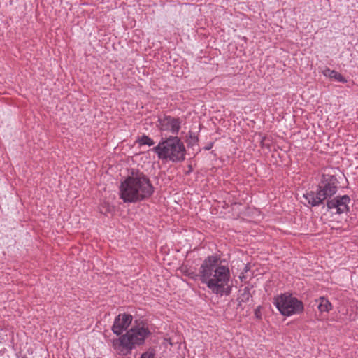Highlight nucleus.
<instances>
[{
    "label": "nucleus",
    "instance_id": "nucleus-13",
    "mask_svg": "<svg viewBox=\"0 0 358 358\" xmlns=\"http://www.w3.org/2000/svg\"><path fill=\"white\" fill-rule=\"evenodd\" d=\"M99 209L101 214L107 215L108 213H112L115 208L109 202L103 201L100 204Z\"/></svg>",
    "mask_w": 358,
    "mask_h": 358
},
{
    "label": "nucleus",
    "instance_id": "nucleus-18",
    "mask_svg": "<svg viewBox=\"0 0 358 358\" xmlns=\"http://www.w3.org/2000/svg\"><path fill=\"white\" fill-rule=\"evenodd\" d=\"M140 358H155V353L152 352H143Z\"/></svg>",
    "mask_w": 358,
    "mask_h": 358
},
{
    "label": "nucleus",
    "instance_id": "nucleus-14",
    "mask_svg": "<svg viewBox=\"0 0 358 358\" xmlns=\"http://www.w3.org/2000/svg\"><path fill=\"white\" fill-rule=\"evenodd\" d=\"M181 271L185 275L189 277V278L194 280H200V269L199 270V273H196L195 271H191L190 269L185 266L182 267Z\"/></svg>",
    "mask_w": 358,
    "mask_h": 358
},
{
    "label": "nucleus",
    "instance_id": "nucleus-21",
    "mask_svg": "<svg viewBox=\"0 0 358 358\" xmlns=\"http://www.w3.org/2000/svg\"><path fill=\"white\" fill-rule=\"evenodd\" d=\"M22 358H26V357H22Z\"/></svg>",
    "mask_w": 358,
    "mask_h": 358
},
{
    "label": "nucleus",
    "instance_id": "nucleus-11",
    "mask_svg": "<svg viewBox=\"0 0 358 358\" xmlns=\"http://www.w3.org/2000/svg\"><path fill=\"white\" fill-rule=\"evenodd\" d=\"M316 302H319V304H318V309L320 312H329L331 308H332V305L331 303H330V301L323 297V296H321L317 300H316Z\"/></svg>",
    "mask_w": 358,
    "mask_h": 358
},
{
    "label": "nucleus",
    "instance_id": "nucleus-9",
    "mask_svg": "<svg viewBox=\"0 0 358 358\" xmlns=\"http://www.w3.org/2000/svg\"><path fill=\"white\" fill-rule=\"evenodd\" d=\"M133 317L130 314H119L114 320L112 327L113 332L117 336H122V333L125 331L131 324Z\"/></svg>",
    "mask_w": 358,
    "mask_h": 358
},
{
    "label": "nucleus",
    "instance_id": "nucleus-4",
    "mask_svg": "<svg viewBox=\"0 0 358 358\" xmlns=\"http://www.w3.org/2000/svg\"><path fill=\"white\" fill-rule=\"evenodd\" d=\"M152 151L162 161L169 160L177 163L181 162L185 159V145L178 136L162 138L158 145L152 148Z\"/></svg>",
    "mask_w": 358,
    "mask_h": 358
},
{
    "label": "nucleus",
    "instance_id": "nucleus-10",
    "mask_svg": "<svg viewBox=\"0 0 358 358\" xmlns=\"http://www.w3.org/2000/svg\"><path fill=\"white\" fill-rule=\"evenodd\" d=\"M323 74L326 77H329L331 79H334L338 82L345 83H347L346 78L343 76L340 73L337 72L335 70H331L329 68H326L323 71Z\"/></svg>",
    "mask_w": 358,
    "mask_h": 358
},
{
    "label": "nucleus",
    "instance_id": "nucleus-7",
    "mask_svg": "<svg viewBox=\"0 0 358 358\" xmlns=\"http://www.w3.org/2000/svg\"><path fill=\"white\" fill-rule=\"evenodd\" d=\"M350 198L348 195L337 196L335 198L327 200V208L328 210L336 209V213L342 214L349 211L348 204Z\"/></svg>",
    "mask_w": 358,
    "mask_h": 358
},
{
    "label": "nucleus",
    "instance_id": "nucleus-2",
    "mask_svg": "<svg viewBox=\"0 0 358 358\" xmlns=\"http://www.w3.org/2000/svg\"><path fill=\"white\" fill-rule=\"evenodd\" d=\"M229 269L221 264L219 255H210L203 261L200 266V281L212 292L220 293L222 284L229 282Z\"/></svg>",
    "mask_w": 358,
    "mask_h": 358
},
{
    "label": "nucleus",
    "instance_id": "nucleus-3",
    "mask_svg": "<svg viewBox=\"0 0 358 358\" xmlns=\"http://www.w3.org/2000/svg\"><path fill=\"white\" fill-rule=\"evenodd\" d=\"M151 334L148 328L143 326H134L126 334L113 341V345L117 353L122 356L131 354L136 345L144 343L145 338Z\"/></svg>",
    "mask_w": 358,
    "mask_h": 358
},
{
    "label": "nucleus",
    "instance_id": "nucleus-6",
    "mask_svg": "<svg viewBox=\"0 0 358 358\" xmlns=\"http://www.w3.org/2000/svg\"><path fill=\"white\" fill-rule=\"evenodd\" d=\"M273 304L280 313L285 317L303 313V302L289 292L281 294L273 299Z\"/></svg>",
    "mask_w": 358,
    "mask_h": 358
},
{
    "label": "nucleus",
    "instance_id": "nucleus-15",
    "mask_svg": "<svg viewBox=\"0 0 358 358\" xmlns=\"http://www.w3.org/2000/svg\"><path fill=\"white\" fill-rule=\"evenodd\" d=\"M136 142L139 143L141 145H147L148 146H151L155 144L154 141L145 134L138 137Z\"/></svg>",
    "mask_w": 358,
    "mask_h": 358
},
{
    "label": "nucleus",
    "instance_id": "nucleus-12",
    "mask_svg": "<svg viewBox=\"0 0 358 358\" xmlns=\"http://www.w3.org/2000/svg\"><path fill=\"white\" fill-rule=\"evenodd\" d=\"M250 297L251 294L250 292V289L246 287L243 289V292L237 299L238 301V307L241 306L243 303L248 302Z\"/></svg>",
    "mask_w": 358,
    "mask_h": 358
},
{
    "label": "nucleus",
    "instance_id": "nucleus-19",
    "mask_svg": "<svg viewBox=\"0 0 358 358\" xmlns=\"http://www.w3.org/2000/svg\"><path fill=\"white\" fill-rule=\"evenodd\" d=\"M260 308H261V306H258L255 310V315L258 319H260L262 317V314H261V312H260Z\"/></svg>",
    "mask_w": 358,
    "mask_h": 358
},
{
    "label": "nucleus",
    "instance_id": "nucleus-16",
    "mask_svg": "<svg viewBox=\"0 0 358 358\" xmlns=\"http://www.w3.org/2000/svg\"><path fill=\"white\" fill-rule=\"evenodd\" d=\"M229 282H226L222 284V287L220 289V293L218 292H213L214 294L220 296H229L231 294V287L228 285Z\"/></svg>",
    "mask_w": 358,
    "mask_h": 358
},
{
    "label": "nucleus",
    "instance_id": "nucleus-17",
    "mask_svg": "<svg viewBox=\"0 0 358 358\" xmlns=\"http://www.w3.org/2000/svg\"><path fill=\"white\" fill-rule=\"evenodd\" d=\"M198 141H199V139H198L197 136H196V134L194 132L189 131V138L187 141L188 145L194 146L195 144H196Z\"/></svg>",
    "mask_w": 358,
    "mask_h": 358
},
{
    "label": "nucleus",
    "instance_id": "nucleus-8",
    "mask_svg": "<svg viewBox=\"0 0 358 358\" xmlns=\"http://www.w3.org/2000/svg\"><path fill=\"white\" fill-rule=\"evenodd\" d=\"M158 122V127L160 130L170 131L173 135H177L181 127V121L180 119L171 116H164L162 118H159Z\"/></svg>",
    "mask_w": 358,
    "mask_h": 358
},
{
    "label": "nucleus",
    "instance_id": "nucleus-1",
    "mask_svg": "<svg viewBox=\"0 0 358 358\" xmlns=\"http://www.w3.org/2000/svg\"><path fill=\"white\" fill-rule=\"evenodd\" d=\"M154 192L155 187L146 175L132 171L131 176L121 182L120 198L124 203H137L149 199Z\"/></svg>",
    "mask_w": 358,
    "mask_h": 358
},
{
    "label": "nucleus",
    "instance_id": "nucleus-20",
    "mask_svg": "<svg viewBox=\"0 0 358 358\" xmlns=\"http://www.w3.org/2000/svg\"><path fill=\"white\" fill-rule=\"evenodd\" d=\"M206 150H210V147L209 146H207V148H206Z\"/></svg>",
    "mask_w": 358,
    "mask_h": 358
},
{
    "label": "nucleus",
    "instance_id": "nucleus-5",
    "mask_svg": "<svg viewBox=\"0 0 358 358\" xmlns=\"http://www.w3.org/2000/svg\"><path fill=\"white\" fill-rule=\"evenodd\" d=\"M338 181L334 175L322 174L316 191H310L303 195L312 206L323 204L325 200L334 196L338 190Z\"/></svg>",
    "mask_w": 358,
    "mask_h": 358
}]
</instances>
